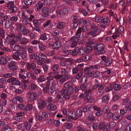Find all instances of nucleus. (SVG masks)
I'll return each instance as SVG.
<instances>
[{
  "label": "nucleus",
  "mask_w": 131,
  "mask_h": 131,
  "mask_svg": "<svg viewBox=\"0 0 131 131\" xmlns=\"http://www.w3.org/2000/svg\"><path fill=\"white\" fill-rule=\"evenodd\" d=\"M14 118L15 120H17L19 122L22 121L23 119L22 117L19 116L17 115L15 116Z\"/></svg>",
  "instance_id": "nucleus-54"
},
{
  "label": "nucleus",
  "mask_w": 131,
  "mask_h": 131,
  "mask_svg": "<svg viewBox=\"0 0 131 131\" xmlns=\"http://www.w3.org/2000/svg\"><path fill=\"white\" fill-rule=\"evenodd\" d=\"M105 123L104 122L101 121L99 124H98V129H102L105 126Z\"/></svg>",
  "instance_id": "nucleus-29"
},
{
  "label": "nucleus",
  "mask_w": 131,
  "mask_h": 131,
  "mask_svg": "<svg viewBox=\"0 0 131 131\" xmlns=\"http://www.w3.org/2000/svg\"><path fill=\"white\" fill-rule=\"evenodd\" d=\"M8 64L7 66L9 69L11 71H14L17 70L18 67L16 66L17 63L13 61L12 58L8 59L7 61Z\"/></svg>",
  "instance_id": "nucleus-1"
},
{
  "label": "nucleus",
  "mask_w": 131,
  "mask_h": 131,
  "mask_svg": "<svg viewBox=\"0 0 131 131\" xmlns=\"http://www.w3.org/2000/svg\"><path fill=\"white\" fill-rule=\"evenodd\" d=\"M87 82V78L85 76L82 77L80 79V83L83 84Z\"/></svg>",
  "instance_id": "nucleus-42"
},
{
  "label": "nucleus",
  "mask_w": 131,
  "mask_h": 131,
  "mask_svg": "<svg viewBox=\"0 0 131 131\" xmlns=\"http://www.w3.org/2000/svg\"><path fill=\"white\" fill-rule=\"evenodd\" d=\"M120 98V96L118 95H116L113 97L112 100L114 102L117 101Z\"/></svg>",
  "instance_id": "nucleus-61"
},
{
  "label": "nucleus",
  "mask_w": 131,
  "mask_h": 131,
  "mask_svg": "<svg viewBox=\"0 0 131 131\" xmlns=\"http://www.w3.org/2000/svg\"><path fill=\"white\" fill-rule=\"evenodd\" d=\"M79 52L80 53V56H83L85 54L86 52L85 51V50L84 48V49L83 48L80 49V51Z\"/></svg>",
  "instance_id": "nucleus-60"
},
{
  "label": "nucleus",
  "mask_w": 131,
  "mask_h": 131,
  "mask_svg": "<svg viewBox=\"0 0 131 131\" xmlns=\"http://www.w3.org/2000/svg\"><path fill=\"white\" fill-rule=\"evenodd\" d=\"M82 30L81 29V28H79L77 30L75 35L76 36V38H78L79 39H80L82 37V35H81V33L82 32Z\"/></svg>",
  "instance_id": "nucleus-16"
},
{
  "label": "nucleus",
  "mask_w": 131,
  "mask_h": 131,
  "mask_svg": "<svg viewBox=\"0 0 131 131\" xmlns=\"http://www.w3.org/2000/svg\"><path fill=\"white\" fill-rule=\"evenodd\" d=\"M29 87L31 90H34L36 88L37 85L36 84L32 83L30 85Z\"/></svg>",
  "instance_id": "nucleus-57"
},
{
  "label": "nucleus",
  "mask_w": 131,
  "mask_h": 131,
  "mask_svg": "<svg viewBox=\"0 0 131 131\" xmlns=\"http://www.w3.org/2000/svg\"><path fill=\"white\" fill-rule=\"evenodd\" d=\"M17 107L19 109L21 110H24L26 108V106L22 104H18Z\"/></svg>",
  "instance_id": "nucleus-44"
},
{
  "label": "nucleus",
  "mask_w": 131,
  "mask_h": 131,
  "mask_svg": "<svg viewBox=\"0 0 131 131\" xmlns=\"http://www.w3.org/2000/svg\"><path fill=\"white\" fill-rule=\"evenodd\" d=\"M79 68L77 67H75L72 69V73L73 74L77 73L79 70Z\"/></svg>",
  "instance_id": "nucleus-59"
},
{
  "label": "nucleus",
  "mask_w": 131,
  "mask_h": 131,
  "mask_svg": "<svg viewBox=\"0 0 131 131\" xmlns=\"http://www.w3.org/2000/svg\"><path fill=\"white\" fill-rule=\"evenodd\" d=\"M48 108L50 110L54 111L56 108V106L53 104H51L48 105Z\"/></svg>",
  "instance_id": "nucleus-24"
},
{
  "label": "nucleus",
  "mask_w": 131,
  "mask_h": 131,
  "mask_svg": "<svg viewBox=\"0 0 131 131\" xmlns=\"http://www.w3.org/2000/svg\"><path fill=\"white\" fill-rule=\"evenodd\" d=\"M10 45L11 46V48L14 51L19 52L20 50L21 47L19 45L14 43H11Z\"/></svg>",
  "instance_id": "nucleus-12"
},
{
  "label": "nucleus",
  "mask_w": 131,
  "mask_h": 131,
  "mask_svg": "<svg viewBox=\"0 0 131 131\" xmlns=\"http://www.w3.org/2000/svg\"><path fill=\"white\" fill-rule=\"evenodd\" d=\"M20 55L21 57L23 59H25L27 57V54L24 51H23L20 53Z\"/></svg>",
  "instance_id": "nucleus-56"
},
{
  "label": "nucleus",
  "mask_w": 131,
  "mask_h": 131,
  "mask_svg": "<svg viewBox=\"0 0 131 131\" xmlns=\"http://www.w3.org/2000/svg\"><path fill=\"white\" fill-rule=\"evenodd\" d=\"M74 114V116H73V118L74 120H77L78 118V117L82 116V112L81 110L79 109L76 112V114L75 112H73Z\"/></svg>",
  "instance_id": "nucleus-9"
},
{
  "label": "nucleus",
  "mask_w": 131,
  "mask_h": 131,
  "mask_svg": "<svg viewBox=\"0 0 131 131\" xmlns=\"http://www.w3.org/2000/svg\"><path fill=\"white\" fill-rule=\"evenodd\" d=\"M12 26V22L11 20H6L5 23V26L6 29L10 28Z\"/></svg>",
  "instance_id": "nucleus-17"
},
{
  "label": "nucleus",
  "mask_w": 131,
  "mask_h": 131,
  "mask_svg": "<svg viewBox=\"0 0 131 131\" xmlns=\"http://www.w3.org/2000/svg\"><path fill=\"white\" fill-rule=\"evenodd\" d=\"M17 28V30L19 31L22 32L23 28H24L25 26H23L21 24L17 23L16 24Z\"/></svg>",
  "instance_id": "nucleus-20"
},
{
  "label": "nucleus",
  "mask_w": 131,
  "mask_h": 131,
  "mask_svg": "<svg viewBox=\"0 0 131 131\" xmlns=\"http://www.w3.org/2000/svg\"><path fill=\"white\" fill-rule=\"evenodd\" d=\"M27 95H29V99L31 101H34L36 100L37 98V95L35 92H28Z\"/></svg>",
  "instance_id": "nucleus-7"
},
{
  "label": "nucleus",
  "mask_w": 131,
  "mask_h": 131,
  "mask_svg": "<svg viewBox=\"0 0 131 131\" xmlns=\"http://www.w3.org/2000/svg\"><path fill=\"white\" fill-rule=\"evenodd\" d=\"M79 39L76 37H73L69 40V43L70 47L72 48L75 47L77 46V42L79 40Z\"/></svg>",
  "instance_id": "nucleus-5"
},
{
  "label": "nucleus",
  "mask_w": 131,
  "mask_h": 131,
  "mask_svg": "<svg viewBox=\"0 0 131 131\" xmlns=\"http://www.w3.org/2000/svg\"><path fill=\"white\" fill-rule=\"evenodd\" d=\"M116 123L114 122H110L109 124L110 128L112 129L113 128L116 126Z\"/></svg>",
  "instance_id": "nucleus-64"
},
{
  "label": "nucleus",
  "mask_w": 131,
  "mask_h": 131,
  "mask_svg": "<svg viewBox=\"0 0 131 131\" xmlns=\"http://www.w3.org/2000/svg\"><path fill=\"white\" fill-rule=\"evenodd\" d=\"M109 19L107 18H105L102 19L101 23L103 24V25H106L109 23Z\"/></svg>",
  "instance_id": "nucleus-26"
},
{
  "label": "nucleus",
  "mask_w": 131,
  "mask_h": 131,
  "mask_svg": "<svg viewBox=\"0 0 131 131\" xmlns=\"http://www.w3.org/2000/svg\"><path fill=\"white\" fill-rule=\"evenodd\" d=\"M121 86L120 84H115L113 85V88L115 90H119L121 89Z\"/></svg>",
  "instance_id": "nucleus-31"
},
{
  "label": "nucleus",
  "mask_w": 131,
  "mask_h": 131,
  "mask_svg": "<svg viewBox=\"0 0 131 131\" xmlns=\"http://www.w3.org/2000/svg\"><path fill=\"white\" fill-rule=\"evenodd\" d=\"M36 67V64L34 63H30L27 62L26 64V67L28 69H34Z\"/></svg>",
  "instance_id": "nucleus-15"
},
{
  "label": "nucleus",
  "mask_w": 131,
  "mask_h": 131,
  "mask_svg": "<svg viewBox=\"0 0 131 131\" xmlns=\"http://www.w3.org/2000/svg\"><path fill=\"white\" fill-rule=\"evenodd\" d=\"M73 125L72 123H67L65 125V127L67 128L70 129L72 127Z\"/></svg>",
  "instance_id": "nucleus-58"
},
{
  "label": "nucleus",
  "mask_w": 131,
  "mask_h": 131,
  "mask_svg": "<svg viewBox=\"0 0 131 131\" xmlns=\"http://www.w3.org/2000/svg\"><path fill=\"white\" fill-rule=\"evenodd\" d=\"M105 47V46L103 44L99 43L97 47L96 48L95 51L97 52L99 54H102L105 52L104 50Z\"/></svg>",
  "instance_id": "nucleus-4"
},
{
  "label": "nucleus",
  "mask_w": 131,
  "mask_h": 131,
  "mask_svg": "<svg viewBox=\"0 0 131 131\" xmlns=\"http://www.w3.org/2000/svg\"><path fill=\"white\" fill-rule=\"evenodd\" d=\"M72 83L71 82H68L65 84L64 87L66 89H67L70 91L69 92V95H71L73 93V88L72 86Z\"/></svg>",
  "instance_id": "nucleus-6"
},
{
  "label": "nucleus",
  "mask_w": 131,
  "mask_h": 131,
  "mask_svg": "<svg viewBox=\"0 0 131 131\" xmlns=\"http://www.w3.org/2000/svg\"><path fill=\"white\" fill-rule=\"evenodd\" d=\"M93 76L95 78H100L101 75L100 72L98 71L95 72L93 73Z\"/></svg>",
  "instance_id": "nucleus-33"
},
{
  "label": "nucleus",
  "mask_w": 131,
  "mask_h": 131,
  "mask_svg": "<svg viewBox=\"0 0 131 131\" xmlns=\"http://www.w3.org/2000/svg\"><path fill=\"white\" fill-rule=\"evenodd\" d=\"M10 12L12 13H14L16 12L17 10V7L15 6L10 9Z\"/></svg>",
  "instance_id": "nucleus-38"
},
{
  "label": "nucleus",
  "mask_w": 131,
  "mask_h": 131,
  "mask_svg": "<svg viewBox=\"0 0 131 131\" xmlns=\"http://www.w3.org/2000/svg\"><path fill=\"white\" fill-rule=\"evenodd\" d=\"M87 35L88 36L91 35L93 37L96 36L97 35L96 33L95 32L93 31L89 32L87 33Z\"/></svg>",
  "instance_id": "nucleus-47"
},
{
  "label": "nucleus",
  "mask_w": 131,
  "mask_h": 131,
  "mask_svg": "<svg viewBox=\"0 0 131 131\" xmlns=\"http://www.w3.org/2000/svg\"><path fill=\"white\" fill-rule=\"evenodd\" d=\"M24 126L27 130H29L31 127L30 124L28 122H25Z\"/></svg>",
  "instance_id": "nucleus-32"
},
{
  "label": "nucleus",
  "mask_w": 131,
  "mask_h": 131,
  "mask_svg": "<svg viewBox=\"0 0 131 131\" xmlns=\"http://www.w3.org/2000/svg\"><path fill=\"white\" fill-rule=\"evenodd\" d=\"M109 100V97L108 95H106L103 96L102 98V102L107 104Z\"/></svg>",
  "instance_id": "nucleus-13"
},
{
  "label": "nucleus",
  "mask_w": 131,
  "mask_h": 131,
  "mask_svg": "<svg viewBox=\"0 0 131 131\" xmlns=\"http://www.w3.org/2000/svg\"><path fill=\"white\" fill-rule=\"evenodd\" d=\"M43 6V4L41 1L38 2L36 4L35 7V11H38L40 10Z\"/></svg>",
  "instance_id": "nucleus-11"
},
{
  "label": "nucleus",
  "mask_w": 131,
  "mask_h": 131,
  "mask_svg": "<svg viewBox=\"0 0 131 131\" xmlns=\"http://www.w3.org/2000/svg\"><path fill=\"white\" fill-rule=\"evenodd\" d=\"M61 73L64 74H67L69 73V71L67 67L61 69Z\"/></svg>",
  "instance_id": "nucleus-28"
},
{
  "label": "nucleus",
  "mask_w": 131,
  "mask_h": 131,
  "mask_svg": "<svg viewBox=\"0 0 131 131\" xmlns=\"http://www.w3.org/2000/svg\"><path fill=\"white\" fill-rule=\"evenodd\" d=\"M52 3V0H45L44 2V3L45 5H49Z\"/></svg>",
  "instance_id": "nucleus-49"
},
{
  "label": "nucleus",
  "mask_w": 131,
  "mask_h": 131,
  "mask_svg": "<svg viewBox=\"0 0 131 131\" xmlns=\"http://www.w3.org/2000/svg\"><path fill=\"white\" fill-rule=\"evenodd\" d=\"M6 58L2 56L0 57V64L4 65L6 64L7 62Z\"/></svg>",
  "instance_id": "nucleus-19"
},
{
  "label": "nucleus",
  "mask_w": 131,
  "mask_h": 131,
  "mask_svg": "<svg viewBox=\"0 0 131 131\" xmlns=\"http://www.w3.org/2000/svg\"><path fill=\"white\" fill-rule=\"evenodd\" d=\"M59 67L58 64H54L52 65L51 69L53 71H56L59 68Z\"/></svg>",
  "instance_id": "nucleus-22"
},
{
  "label": "nucleus",
  "mask_w": 131,
  "mask_h": 131,
  "mask_svg": "<svg viewBox=\"0 0 131 131\" xmlns=\"http://www.w3.org/2000/svg\"><path fill=\"white\" fill-rule=\"evenodd\" d=\"M65 23L63 22H59L58 23L57 26V28L59 29H62L64 28Z\"/></svg>",
  "instance_id": "nucleus-23"
},
{
  "label": "nucleus",
  "mask_w": 131,
  "mask_h": 131,
  "mask_svg": "<svg viewBox=\"0 0 131 131\" xmlns=\"http://www.w3.org/2000/svg\"><path fill=\"white\" fill-rule=\"evenodd\" d=\"M122 105L125 106L124 104H126L129 103H130L129 99L128 98H126L123 100Z\"/></svg>",
  "instance_id": "nucleus-43"
},
{
  "label": "nucleus",
  "mask_w": 131,
  "mask_h": 131,
  "mask_svg": "<svg viewBox=\"0 0 131 131\" xmlns=\"http://www.w3.org/2000/svg\"><path fill=\"white\" fill-rule=\"evenodd\" d=\"M84 49L86 52L87 53L91 52L92 50V47L91 46L87 45L86 47L84 48Z\"/></svg>",
  "instance_id": "nucleus-30"
},
{
  "label": "nucleus",
  "mask_w": 131,
  "mask_h": 131,
  "mask_svg": "<svg viewBox=\"0 0 131 131\" xmlns=\"http://www.w3.org/2000/svg\"><path fill=\"white\" fill-rule=\"evenodd\" d=\"M19 16L22 19H24L27 18H28V15L26 14L25 11H20L19 13Z\"/></svg>",
  "instance_id": "nucleus-18"
},
{
  "label": "nucleus",
  "mask_w": 131,
  "mask_h": 131,
  "mask_svg": "<svg viewBox=\"0 0 131 131\" xmlns=\"http://www.w3.org/2000/svg\"><path fill=\"white\" fill-rule=\"evenodd\" d=\"M112 62V59L111 58H109L105 61L104 64L106 66H109L111 65Z\"/></svg>",
  "instance_id": "nucleus-21"
},
{
  "label": "nucleus",
  "mask_w": 131,
  "mask_h": 131,
  "mask_svg": "<svg viewBox=\"0 0 131 131\" xmlns=\"http://www.w3.org/2000/svg\"><path fill=\"white\" fill-rule=\"evenodd\" d=\"M5 30L3 28H2L0 31V36L2 38H4L5 37Z\"/></svg>",
  "instance_id": "nucleus-48"
},
{
  "label": "nucleus",
  "mask_w": 131,
  "mask_h": 131,
  "mask_svg": "<svg viewBox=\"0 0 131 131\" xmlns=\"http://www.w3.org/2000/svg\"><path fill=\"white\" fill-rule=\"evenodd\" d=\"M80 49L78 47L75 48L73 50H69L64 51L63 52L64 53L68 54H71L74 56H76L79 53Z\"/></svg>",
  "instance_id": "nucleus-2"
},
{
  "label": "nucleus",
  "mask_w": 131,
  "mask_h": 131,
  "mask_svg": "<svg viewBox=\"0 0 131 131\" xmlns=\"http://www.w3.org/2000/svg\"><path fill=\"white\" fill-rule=\"evenodd\" d=\"M94 119V117L93 116L90 115L88 117V120L90 122L93 123Z\"/></svg>",
  "instance_id": "nucleus-40"
},
{
  "label": "nucleus",
  "mask_w": 131,
  "mask_h": 131,
  "mask_svg": "<svg viewBox=\"0 0 131 131\" xmlns=\"http://www.w3.org/2000/svg\"><path fill=\"white\" fill-rule=\"evenodd\" d=\"M51 12L50 9L47 7H43L41 9V12L43 14L48 16L49 14Z\"/></svg>",
  "instance_id": "nucleus-10"
},
{
  "label": "nucleus",
  "mask_w": 131,
  "mask_h": 131,
  "mask_svg": "<svg viewBox=\"0 0 131 131\" xmlns=\"http://www.w3.org/2000/svg\"><path fill=\"white\" fill-rule=\"evenodd\" d=\"M15 6L14 2L13 1H10L7 4V7L8 9H10L11 8Z\"/></svg>",
  "instance_id": "nucleus-45"
},
{
  "label": "nucleus",
  "mask_w": 131,
  "mask_h": 131,
  "mask_svg": "<svg viewBox=\"0 0 131 131\" xmlns=\"http://www.w3.org/2000/svg\"><path fill=\"white\" fill-rule=\"evenodd\" d=\"M77 130L78 131H88L87 129L85 128H83L80 126L78 127Z\"/></svg>",
  "instance_id": "nucleus-63"
},
{
  "label": "nucleus",
  "mask_w": 131,
  "mask_h": 131,
  "mask_svg": "<svg viewBox=\"0 0 131 131\" xmlns=\"http://www.w3.org/2000/svg\"><path fill=\"white\" fill-rule=\"evenodd\" d=\"M42 67L44 72L47 73L49 69L48 66L46 64H44L42 66Z\"/></svg>",
  "instance_id": "nucleus-46"
},
{
  "label": "nucleus",
  "mask_w": 131,
  "mask_h": 131,
  "mask_svg": "<svg viewBox=\"0 0 131 131\" xmlns=\"http://www.w3.org/2000/svg\"><path fill=\"white\" fill-rule=\"evenodd\" d=\"M56 99L60 103H63L64 102L63 97H61L60 94H58L57 95Z\"/></svg>",
  "instance_id": "nucleus-27"
},
{
  "label": "nucleus",
  "mask_w": 131,
  "mask_h": 131,
  "mask_svg": "<svg viewBox=\"0 0 131 131\" xmlns=\"http://www.w3.org/2000/svg\"><path fill=\"white\" fill-rule=\"evenodd\" d=\"M39 55V57L40 59L43 60H46L47 58V56L44 54L40 53Z\"/></svg>",
  "instance_id": "nucleus-52"
},
{
  "label": "nucleus",
  "mask_w": 131,
  "mask_h": 131,
  "mask_svg": "<svg viewBox=\"0 0 131 131\" xmlns=\"http://www.w3.org/2000/svg\"><path fill=\"white\" fill-rule=\"evenodd\" d=\"M92 90L91 89H89L88 90H86L84 92V93L83 94H81L80 95V97H85V98L88 100L90 99V93L92 91Z\"/></svg>",
  "instance_id": "nucleus-8"
},
{
  "label": "nucleus",
  "mask_w": 131,
  "mask_h": 131,
  "mask_svg": "<svg viewBox=\"0 0 131 131\" xmlns=\"http://www.w3.org/2000/svg\"><path fill=\"white\" fill-rule=\"evenodd\" d=\"M7 82L13 85H19L20 84V81L17 78L14 77L9 79L7 80Z\"/></svg>",
  "instance_id": "nucleus-3"
},
{
  "label": "nucleus",
  "mask_w": 131,
  "mask_h": 131,
  "mask_svg": "<svg viewBox=\"0 0 131 131\" xmlns=\"http://www.w3.org/2000/svg\"><path fill=\"white\" fill-rule=\"evenodd\" d=\"M46 79L44 77L42 76H41L38 78L37 79V81L39 83L45 81Z\"/></svg>",
  "instance_id": "nucleus-39"
},
{
  "label": "nucleus",
  "mask_w": 131,
  "mask_h": 131,
  "mask_svg": "<svg viewBox=\"0 0 131 131\" xmlns=\"http://www.w3.org/2000/svg\"><path fill=\"white\" fill-rule=\"evenodd\" d=\"M38 47L39 49L41 51H43L46 49V46L40 43L38 44Z\"/></svg>",
  "instance_id": "nucleus-36"
},
{
  "label": "nucleus",
  "mask_w": 131,
  "mask_h": 131,
  "mask_svg": "<svg viewBox=\"0 0 131 131\" xmlns=\"http://www.w3.org/2000/svg\"><path fill=\"white\" fill-rule=\"evenodd\" d=\"M90 55L88 54L84 56L82 58L83 61H88L90 59Z\"/></svg>",
  "instance_id": "nucleus-35"
},
{
  "label": "nucleus",
  "mask_w": 131,
  "mask_h": 131,
  "mask_svg": "<svg viewBox=\"0 0 131 131\" xmlns=\"http://www.w3.org/2000/svg\"><path fill=\"white\" fill-rule=\"evenodd\" d=\"M60 43L59 41H56L54 42L52 46L53 48L54 49H57L60 46Z\"/></svg>",
  "instance_id": "nucleus-25"
},
{
  "label": "nucleus",
  "mask_w": 131,
  "mask_h": 131,
  "mask_svg": "<svg viewBox=\"0 0 131 131\" xmlns=\"http://www.w3.org/2000/svg\"><path fill=\"white\" fill-rule=\"evenodd\" d=\"M20 54V52L18 51H16L12 56V57L15 60L18 61L20 60L19 56Z\"/></svg>",
  "instance_id": "nucleus-14"
},
{
  "label": "nucleus",
  "mask_w": 131,
  "mask_h": 131,
  "mask_svg": "<svg viewBox=\"0 0 131 131\" xmlns=\"http://www.w3.org/2000/svg\"><path fill=\"white\" fill-rule=\"evenodd\" d=\"M33 24L36 26H38L40 25V23L39 20L34 19L33 20Z\"/></svg>",
  "instance_id": "nucleus-41"
},
{
  "label": "nucleus",
  "mask_w": 131,
  "mask_h": 131,
  "mask_svg": "<svg viewBox=\"0 0 131 131\" xmlns=\"http://www.w3.org/2000/svg\"><path fill=\"white\" fill-rule=\"evenodd\" d=\"M32 2V0H24V4L27 5H31Z\"/></svg>",
  "instance_id": "nucleus-55"
},
{
  "label": "nucleus",
  "mask_w": 131,
  "mask_h": 131,
  "mask_svg": "<svg viewBox=\"0 0 131 131\" xmlns=\"http://www.w3.org/2000/svg\"><path fill=\"white\" fill-rule=\"evenodd\" d=\"M13 75V74L12 73H7L4 74L3 77L6 78H8L12 77Z\"/></svg>",
  "instance_id": "nucleus-53"
},
{
  "label": "nucleus",
  "mask_w": 131,
  "mask_h": 131,
  "mask_svg": "<svg viewBox=\"0 0 131 131\" xmlns=\"http://www.w3.org/2000/svg\"><path fill=\"white\" fill-rule=\"evenodd\" d=\"M126 106H125V108H124L120 110V113L121 114H124L126 113L127 112Z\"/></svg>",
  "instance_id": "nucleus-62"
},
{
  "label": "nucleus",
  "mask_w": 131,
  "mask_h": 131,
  "mask_svg": "<svg viewBox=\"0 0 131 131\" xmlns=\"http://www.w3.org/2000/svg\"><path fill=\"white\" fill-rule=\"evenodd\" d=\"M83 74V72L82 71L79 72L75 76L76 78L79 80L82 76Z\"/></svg>",
  "instance_id": "nucleus-51"
},
{
  "label": "nucleus",
  "mask_w": 131,
  "mask_h": 131,
  "mask_svg": "<svg viewBox=\"0 0 131 131\" xmlns=\"http://www.w3.org/2000/svg\"><path fill=\"white\" fill-rule=\"evenodd\" d=\"M30 21L28 19V18H26L23 19L22 20V23L25 25H27L30 22Z\"/></svg>",
  "instance_id": "nucleus-34"
},
{
  "label": "nucleus",
  "mask_w": 131,
  "mask_h": 131,
  "mask_svg": "<svg viewBox=\"0 0 131 131\" xmlns=\"http://www.w3.org/2000/svg\"><path fill=\"white\" fill-rule=\"evenodd\" d=\"M29 30L26 28V26L25 27H24V28H23L22 32L24 35H26L29 32Z\"/></svg>",
  "instance_id": "nucleus-37"
},
{
  "label": "nucleus",
  "mask_w": 131,
  "mask_h": 131,
  "mask_svg": "<svg viewBox=\"0 0 131 131\" xmlns=\"http://www.w3.org/2000/svg\"><path fill=\"white\" fill-rule=\"evenodd\" d=\"M20 40L16 36L14 37V38L12 39L11 43H14L15 42L20 41Z\"/></svg>",
  "instance_id": "nucleus-50"
}]
</instances>
